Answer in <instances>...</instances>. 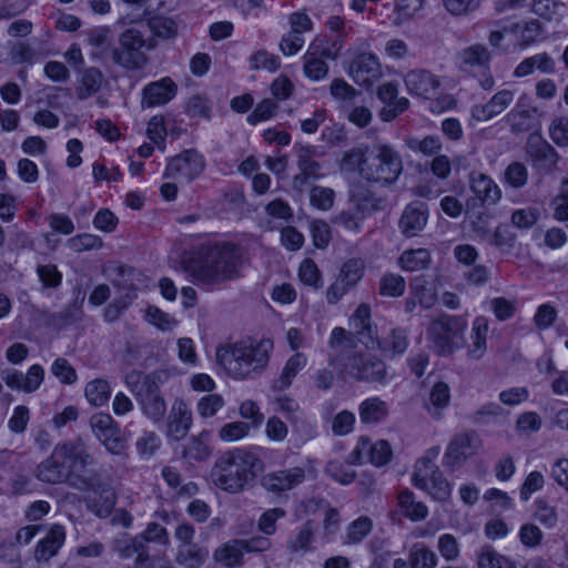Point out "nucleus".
Instances as JSON below:
<instances>
[{
  "instance_id": "1",
  "label": "nucleus",
  "mask_w": 568,
  "mask_h": 568,
  "mask_svg": "<svg viewBox=\"0 0 568 568\" xmlns=\"http://www.w3.org/2000/svg\"><path fill=\"white\" fill-rule=\"evenodd\" d=\"M341 169L357 172L363 180L386 187L395 184L402 175L403 160L393 145L377 142L346 151L341 161Z\"/></svg>"
},
{
  "instance_id": "2",
  "label": "nucleus",
  "mask_w": 568,
  "mask_h": 568,
  "mask_svg": "<svg viewBox=\"0 0 568 568\" xmlns=\"http://www.w3.org/2000/svg\"><path fill=\"white\" fill-rule=\"evenodd\" d=\"M94 464L93 456L85 444L78 440H64L55 445L51 455L36 468V477L47 484L68 483L74 488L77 479H84L85 468Z\"/></svg>"
},
{
  "instance_id": "3",
  "label": "nucleus",
  "mask_w": 568,
  "mask_h": 568,
  "mask_svg": "<svg viewBox=\"0 0 568 568\" xmlns=\"http://www.w3.org/2000/svg\"><path fill=\"white\" fill-rule=\"evenodd\" d=\"M241 252L232 243L215 244L184 264V271L203 286H216L240 275Z\"/></svg>"
},
{
  "instance_id": "4",
  "label": "nucleus",
  "mask_w": 568,
  "mask_h": 568,
  "mask_svg": "<svg viewBox=\"0 0 568 568\" xmlns=\"http://www.w3.org/2000/svg\"><path fill=\"white\" fill-rule=\"evenodd\" d=\"M258 458L248 452L235 449L221 456L211 470L212 483L230 494H239L255 477Z\"/></svg>"
},
{
  "instance_id": "5",
  "label": "nucleus",
  "mask_w": 568,
  "mask_h": 568,
  "mask_svg": "<svg viewBox=\"0 0 568 568\" xmlns=\"http://www.w3.org/2000/svg\"><path fill=\"white\" fill-rule=\"evenodd\" d=\"M272 348L273 343L270 339L235 343L223 355V363L234 378H250L265 368Z\"/></svg>"
},
{
  "instance_id": "6",
  "label": "nucleus",
  "mask_w": 568,
  "mask_h": 568,
  "mask_svg": "<svg viewBox=\"0 0 568 568\" xmlns=\"http://www.w3.org/2000/svg\"><path fill=\"white\" fill-rule=\"evenodd\" d=\"M124 383L140 405L142 414L155 423L161 422L166 413V403L160 389V374L131 371L125 375Z\"/></svg>"
},
{
  "instance_id": "7",
  "label": "nucleus",
  "mask_w": 568,
  "mask_h": 568,
  "mask_svg": "<svg viewBox=\"0 0 568 568\" xmlns=\"http://www.w3.org/2000/svg\"><path fill=\"white\" fill-rule=\"evenodd\" d=\"M74 489L88 491L87 506L100 518L111 515L115 504L116 495L108 476L98 470H88L84 479H77Z\"/></svg>"
},
{
  "instance_id": "8",
  "label": "nucleus",
  "mask_w": 568,
  "mask_h": 568,
  "mask_svg": "<svg viewBox=\"0 0 568 568\" xmlns=\"http://www.w3.org/2000/svg\"><path fill=\"white\" fill-rule=\"evenodd\" d=\"M154 44L151 39L136 28H128L119 36V47L111 51L112 61L126 70H141L148 63L144 49L152 50Z\"/></svg>"
},
{
  "instance_id": "9",
  "label": "nucleus",
  "mask_w": 568,
  "mask_h": 568,
  "mask_svg": "<svg viewBox=\"0 0 568 568\" xmlns=\"http://www.w3.org/2000/svg\"><path fill=\"white\" fill-rule=\"evenodd\" d=\"M341 371L357 382L386 385L392 376L387 365L377 355L371 353L352 352L347 355Z\"/></svg>"
},
{
  "instance_id": "10",
  "label": "nucleus",
  "mask_w": 568,
  "mask_h": 568,
  "mask_svg": "<svg viewBox=\"0 0 568 568\" xmlns=\"http://www.w3.org/2000/svg\"><path fill=\"white\" fill-rule=\"evenodd\" d=\"M466 321L460 316L443 315L430 324L428 334L440 355H449L465 344Z\"/></svg>"
},
{
  "instance_id": "11",
  "label": "nucleus",
  "mask_w": 568,
  "mask_h": 568,
  "mask_svg": "<svg viewBox=\"0 0 568 568\" xmlns=\"http://www.w3.org/2000/svg\"><path fill=\"white\" fill-rule=\"evenodd\" d=\"M413 484L416 488L429 494L438 501H446L452 495V486L444 477L438 466L428 457L419 458L413 473Z\"/></svg>"
},
{
  "instance_id": "12",
  "label": "nucleus",
  "mask_w": 568,
  "mask_h": 568,
  "mask_svg": "<svg viewBox=\"0 0 568 568\" xmlns=\"http://www.w3.org/2000/svg\"><path fill=\"white\" fill-rule=\"evenodd\" d=\"M204 168L205 160L203 155L191 149L172 158L166 165L163 176L178 182L190 183L204 171Z\"/></svg>"
},
{
  "instance_id": "13",
  "label": "nucleus",
  "mask_w": 568,
  "mask_h": 568,
  "mask_svg": "<svg viewBox=\"0 0 568 568\" xmlns=\"http://www.w3.org/2000/svg\"><path fill=\"white\" fill-rule=\"evenodd\" d=\"M480 446L481 440L473 430L455 435L445 452L444 465L452 469L460 467L479 450Z\"/></svg>"
},
{
  "instance_id": "14",
  "label": "nucleus",
  "mask_w": 568,
  "mask_h": 568,
  "mask_svg": "<svg viewBox=\"0 0 568 568\" xmlns=\"http://www.w3.org/2000/svg\"><path fill=\"white\" fill-rule=\"evenodd\" d=\"M392 457L390 445L386 440L372 443L366 437H361L355 448L347 455L346 462L351 465H361L369 462L381 467L386 465Z\"/></svg>"
},
{
  "instance_id": "15",
  "label": "nucleus",
  "mask_w": 568,
  "mask_h": 568,
  "mask_svg": "<svg viewBox=\"0 0 568 568\" xmlns=\"http://www.w3.org/2000/svg\"><path fill=\"white\" fill-rule=\"evenodd\" d=\"M90 426L94 436L105 449L114 455L121 454L125 448V442L121 436L119 425L109 414H95L90 419Z\"/></svg>"
},
{
  "instance_id": "16",
  "label": "nucleus",
  "mask_w": 568,
  "mask_h": 568,
  "mask_svg": "<svg viewBox=\"0 0 568 568\" xmlns=\"http://www.w3.org/2000/svg\"><path fill=\"white\" fill-rule=\"evenodd\" d=\"M306 479L303 467L295 466L268 471L261 478L262 487L274 495H281L300 486Z\"/></svg>"
},
{
  "instance_id": "17",
  "label": "nucleus",
  "mask_w": 568,
  "mask_h": 568,
  "mask_svg": "<svg viewBox=\"0 0 568 568\" xmlns=\"http://www.w3.org/2000/svg\"><path fill=\"white\" fill-rule=\"evenodd\" d=\"M294 151L300 173L293 178V186L301 191L308 180H317L322 176V166L316 161L317 150L314 145L296 144Z\"/></svg>"
},
{
  "instance_id": "18",
  "label": "nucleus",
  "mask_w": 568,
  "mask_h": 568,
  "mask_svg": "<svg viewBox=\"0 0 568 568\" xmlns=\"http://www.w3.org/2000/svg\"><path fill=\"white\" fill-rule=\"evenodd\" d=\"M193 414L187 403L176 398L170 409L166 420V436L175 442L184 438L191 429Z\"/></svg>"
},
{
  "instance_id": "19",
  "label": "nucleus",
  "mask_w": 568,
  "mask_h": 568,
  "mask_svg": "<svg viewBox=\"0 0 568 568\" xmlns=\"http://www.w3.org/2000/svg\"><path fill=\"white\" fill-rule=\"evenodd\" d=\"M349 75L359 85H371L382 77V65L372 52L358 54L349 68Z\"/></svg>"
},
{
  "instance_id": "20",
  "label": "nucleus",
  "mask_w": 568,
  "mask_h": 568,
  "mask_svg": "<svg viewBox=\"0 0 568 568\" xmlns=\"http://www.w3.org/2000/svg\"><path fill=\"white\" fill-rule=\"evenodd\" d=\"M428 221V207L426 203L413 201L407 204L398 221L400 233L406 237L417 236Z\"/></svg>"
},
{
  "instance_id": "21",
  "label": "nucleus",
  "mask_w": 568,
  "mask_h": 568,
  "mask_svg": "<svg viewBox=\"0 0 568 568\" xmlns=\"http://www.w3.org/2000/svg\"><path fill=\"white\" fill-rule=\"evenodd\" d=\"M404 83L407 91L424 99H430L440 87L437 75L425 69H414L406 73Z\"/></svg>"
},
{
  "instance_id": "22",
  "label": "nucleus",
  "mask_w": 568,
  "mask_h": 568,
  "mask_svg": "<svg viewBox=\"0 0 568 568\" xmlns=\"http://www.w3.org/2000/svg\"><path fill=\"white\" fill-rule=\"evenodd\" d=\"M176 91V84L169 77L151 82L142 91L141 105L145 109L166 104L175 97Z\"/></svg>"
},
{
  "instance_id": "23",
  "label": "nucleus",
  "mask_w": 568,
  "mask_h": 568,
  "mask_svg": "<svg viewBox=\"0 0 568 568\" xmlns=\"http://www.w3.org/2000/svg\"><path fill=\"white\" fill-rule=\"evenodd\" d=\"M64 541V527L58 524L52 525L47 535L38 541L34 549V559L39 562L50 560L58 555Z\"/></svg>"
},
{
  "instance_id": "24",
  "label": "nucleus",
  "mask_w": 568,
  "mask_h": 568,
  "mask_svg": "<svg viewBox=\"0 0 568 568\" xmlns=\"http://www.w3.org/2000/svg\"><path fill=\"white\" fill-rule=\"evenodd\" d=\"M535 111V108L530 105V99L527 95H521L505 119L513 132H526L534 126Z\"/></svg>"
},
{
  "instance_id": "25",
  "label": "nucleus",
  "mask_w": 568,
  "mask_h": 568,
  "mask_svg": "<svg viewBox=\"0 0 568 568\" xmlns=\"http://www.w3.org/2000/svg\"><path fill=\"white\" fill-rule=\"evenodd\" d=\"M470 190L486 204H496L501 197V190L488 175L480 172H473L469 176Z\"/></svg>"
},
{
  "instance_id": "26",
  "label": "nucleus",
  "mask_w": 568,
  "mask_h": 568,
  "mask_svg": "<svg viewBox=\"0 0 568 568\" xmlns=\"http://www.w3.org/2000/svg\"><path fill=\"white\" fill-rule=\"evenodd\" d=\"M375 345L388 358L403 355L409 345L407 331L403 327H392L381 339L376 337Z\"/></svg>"
},
{
  "instance_id": "27",
  "label": "nucleus",
  "mask_w": 568,
  "mask_h": 568,
  "mask_svg": "<svg viewBox=\"0 0 568 568\" xmlns=\"http://www.w3.org/2000/svg\"><path fill=\"white\" fill-rule=\"evenodd\" d=\"M328 346L331 348L329 364L341 368L346 356L352 354L349 348L353 347V337L344 328L335 327L331 333Z\"/></svg>"
},
{
  "instance_id": "28",
  "label": "nucleus",
  "mask_w": 568,
  "mask_h": 568,
  "mask_svg": "<svg viewBox=\"0 0 568 568\" xmlns=\"http://www.w3.org/2000/svg\"><path fill=\"white\" fill-rule=\"evenodd\" d=\"M307 356L296 352L286 361L278 377L273 379L271 390H286L297 374L307 365Z\"/></svg>"
},
{
  "instance_id": "29",
  "label": "nucleus",
  "mask_w": 568,
  "mask_h": 568,
  "mask_svg": "<svg viewBox=\"0 0 568 568\" xmlns=\"http://www.w3.org/2000/svg\"><path fill=\"white\" fill-rule=\"evenodd\" d=\"M351 326L354 328L358 339L366 346H374L376 334L371 324V307L361 304L351 317Z\"/></svg>"
},
{
  "instance_id": "30",
  "label": "nucleus",
  "mask_w": 568,
  "mask_h": 568,
  "mask_svg": "<svg viewBox=\"0 0 568 568\" xmlns=\"http://www.w3.org/2000/svg\"><path fill=\"white\" fill-rule=\"evenodd\" d=\"M489 329L488 320L485 316H477L471 326L470 344L467 355L473 359H480L487 351V335Z\"/></svg>"
},
{
  "instance_id": "31",
  "label": "nucleus",
  "mask_w": 568,
  "mask_h": 568,
  "mask_svg": "<svg viewBox=\"0 0 568 568\" xmlns=\"http://www.w3.org/2000/svg\"><path fill=\"white\" fill-rule=\"evenodd\" d=\"M113 549L121 558L124 559L136 556V565L143 564L149 559L146 545L139 536L134 538H130L128 536L116 538L113 542Z\"/></svg>"
},
{
  "instance_id": "32",
  "label": "nucleus",
  "mask_w": 568,
  "mask_h": 568,
  "mask_svg": "<svg viewBox=\"0 0 568 568\" xmlns=\"http://www.w3.org/2000/svg\"><path fill=\"white\" fill-rule=\"evenodd\" d=\"M449 403V386L444 382H438L432 387L428 399L425 400L424 406L433 418L439 419L443 416V410L448 407Z\"/></svg>"
},
{
  "instance_id": "33",
  "label": "nucleus",
  "mask_w": 568,
  "mask_h": 568,
  "mask_svg": "<svg viewBox=\"0 0 568 568\" xmlns=\"http://www.w3.org/2000/svg\"><path fill=\"white\" fill-rule=\"evenodd\" d=\"M389 413L388 405L379 397H369L358 406L359 419L363 424H378Z\"/></svg>"
},
{
  "instance_id": "34",
  "label": "nucleus",
  "mask_w": 568,
  "mask_h": 568,
  "mask_svg": "<svg viewBox=\"0 0 568 568\" xmlns=\"http://www.w3.org/2000/svg\"><path fill=\"white\" fill-rule=\"evenodd\" d=\"M535 70L542 73H554V59L545 52L526 58L516 67L514 74L517 78H523L531 74Z\"/></svg>"
},
{
  "instance_id": "35",
  "label": "nucleus",
  "mask_w": 568,
  "mask_h": 568,
  "mask_svg": "<svg viewBox=\"0 0 568 568\" xmlns=\"http://www.w3.org/2000/svg\"><path fill=\"white\" fill-rule=\"evenodd\" d=\"M458 59L465 70H473L476 67L487 70L490 61V53L485 45L473 44L463 49L458 53Z\"/></svg>"
},
{
  "instance_id": "36",
  "label": "nucleus",
  "mask_w": 568,
  "mask_h": 568,
  "mask_svg": "<svg viewBox=\"0 0 568 568\" xmlns=\"http://www.w3.org/2000/svg\"><path fill=\"white\" fill-rule=\"evenodd\" d=\"M475 232L489 245L496 246L503 252L511 250L515 245L516 235L507 225L497 226L493 233L480 227L476 229Z\"/></svg>"
},
{
  "instance_id": "37",
  "label": "nucleus",
  "mask_w": 568,
  "mask_h": 568,
  "mask_svg": "<svg viewBox=\"0 0 568 568\" xmlns=\"http://www.w3.org/2000/svg\"><path fill=\"white\" fill-rule=\"evenodd\" d=\"M244 548L241 539L232 540L217 548L213 555L214 560L225 568H234L242 565Z\"/></svg>"
},
{
  "instance_id": "38",
  "label": "nucleus",
  "mask_w": 568,
  "mask_h": 568,
  "mask_svg": "<svg viewBox=\"0 0 568 568\" xmlns=\"http://www.w3.org/2000/svg\"><path fill=\"white\" fill-rule=\"evenodd\" d=\"M430 262V252L423 247L406 250L400 254L398 258L400 268L406 272H418L425 270L429 266Z\"/></svg>"
},
{
  "instance_id": "39",
  "label": "nucleus",
  "mask_w": 568,
  "mask_h": 568,
  "mask_svg": "<svg viewBox=\"0 0 568 568\" xmlns=\"http://www.w3.org/2000/svg\"><path fill=\"white\" fill-rule=\"evenodd\" d=\"M104 80L103 73L98 68H87L81 73L80 85L77 89V97L85 100L94 95L101 88Z\"/></svg>"
},
{
  "instance_id": "40",
  "label": "nucleus",
  "mask_w": 568,
  "mask_h": 568,
  "mask_svg": "<svg viewBox=\"0 0 568 568\" xmlns=\"http://www.w3.org/2000/svg\"><path fill=\"white\" fill-rule=\"evenodd\" d=\"M349 199L352 203L349 206L364 216L379 207V200L369 190L362 186H353L349 190Z\"/></svg>"
},
{
  "instance_id": "41",
  "label": "nucleus",
  "mask_w": 568,
  "mask_h": 568,
  "mask_svg": "<svg viewBox=\"0 0 568 568\" xmlns=\"http://www.w3.org/2000/svg\"><path fill=\"white\" fill-rule=\"evenodd\" d=\"M344 44L342 39H329L327 37H316L308 45L307 51L312 54L335 60Z\"/></svg>"
},
{
  "instance_id": "42",
  "label": "nucleus",
  "mask_w": 568,
  "mask_h": 568,
  "mask_svg": "<svg viewBox=\"0 0 568 568\" xmlns=\"http://www.w3.org/2000/svg\"><path fill=\"white\" fill-rule=\"evenodd\" d=\"M209 439V432H202L200 435L190 438L183 450L184 457L196 462L207 459L212 453Z\"/></svg>"
},
{
  "instance_id": "43",
  "label": "nucleus",
  "mask_w": 568,
  "mask_h": 568,
  "mask_svg": "<svg viewBox=\"0 0 568 568\" xmlns=\"http://www.w3.org/2000/svg\"><path fill=\"white\" fill-rule=\"evenodd\" d=\"M397 499L402 511L408 519L413 521H420L427 517V507L423 503L416 501L412 491L404 490L399 493Z\"/></svg>"
},
{
  "instance_id": "44",
  "label": "nucleus",
  "mask_w": 568,
  "mask_h": 568,
  "mask_svg": "<svg viewBox=\"0 0 568 568\" xmlns=\"http://www.w3.org/2000/svg\"><path fill=\"white\" fill-rule=\"evenodd\" d=\"M111 392L112 388L108 381L97 378L87 384L84 395L91 405L101 407L109 402Z\"/></svg>"
},
{
  "instance_id": "45",
  "label": "nucleus",
  "mask_w": 568,
  "mask_h": 568,
  "mask_svg": "<svg viewBox=\"0 0 568 568\" xmlns=\"http://www.w3.org/2000/svg\"><path fill=\"white\" fill-rule=\"evenodd\" d=\"M477 566L478 568H516L509 558L497 552L490 546H484L478 550Z\"/></svg>"
},
{
  "instance_id": "46",
  "label": "nucleus",
  "mask_w": 568,
  "mask_h": 568,
  "mask_svg": "<svg viewBox=\"0 0 568 568\" xmlns=\"http://www.w3.org/2000/svg\"><path fill=\"white\" fill-rule=\"evenodd\" d=\"M315 534L312 521L304 523L298 531L287 540V549L291 552L311 551Z\"/></svg>"
},
{
  "instance_id": "47",
  "label": "nucleus",
  "mask_w": 568,
  "mask_h": 568,
  "mask_svg": "<svg viewBox=\"0 0 568 568\" xmlns=\"http://www.w3.org/2000/svg\"><path fill=\"white\" fill-rule=\"evenodd\" d=\"M268 402L274 412L283 414L287 419H293L300 409L298 403L284 390H271Z\"/></svg>"
},
{
  "instance_id": "48",
  "label": "nucleus",
  "mask_w": 568,
  "mask_h": 568,
  "mask_svg": "<svg viewBox=\"0 0 568 568\" xmlns=\"http://www.w3.org/2000/svg\"><path fill=\"white\" fill-rule=\"evenodd\" d=\"M373 529V520L361 516L347 526L344 544L353 545L363 541Z\"/></svg>"
},
{
  "instance_id": "49",
  "label": "nucleus",
  "mask_w": 568,
  "mask_h": 568,
  "mask_svg": "<svg viewBox=\"0 0 568 568\" xmlns=\"http://www.w3.org/2000/svg\"><path fill=\"white\" fill-rule=\"evenodd\" d=\"M541 30L540 22L535 19L516 23L513 27V32L521 47H528L534 43L539 38Z\"/></svg>"
},
{
  "instance_id": "50",
  "label": "nucleus",
  "mask_w": 568,
  "mask_h": 568,
  "mask_svg": "<svg viewBox=\"0 0 568 568\" xmlns=\"http://www.w3.org/2000/svg\"><path fill=\"white\" fill-rule=\"evenodd\" d=\"M209 557V551L195 545L180 548L176 562L186 568H200Z\"/></svg>"
},
{
  "instance_id": "51",
  "label": "nucleus",
  "mask_w": 568,
  "mask_h": 568,
  "mask_svg": "<svg viewBox=\"0 0 568 568\" xmlns=\"http://www.w3.org/2000/svg\"><path fill=\"white\" fill-rule=\"evenodd\" d=\"M534 518L547 529H554L558 521L559 515L556 506L550 505L545 499H537L534 504Z\"/></svg>"
},
{
  "instance_id": "52",
  "label": "nucleus",
  "mask_w": 568,
  "mask_h": 568,
  "mask_svg": "<svg viewBox=\"0 0 568 568\" xmlns=\"http://www.w3.org/2000/svg\"><path fill=\"white\" fill-rule=\"evenodd\" d=\"M148 26L153 36L161 39H173L178 34V24L170 17L155 16L149 19Z\"/></svg>"
},
{
  "instance_id": "53",
  "label": "nucleus",
  "mask_w": 568,
  "mask_h": 568,
  "mask_svg": "<svg viewBox=\"0 0 568 568\" xmlns=\"http://www.w3.org/2000/svg\"><path fill=\"white\" fill-rule=\"evenodd\" d=\"M304 60V74L312 81H321L326 78L328 73L327 63L322 60L320 57L312 54L306 51L303 57Z\"/></svg>"
},
{
  "instance_id": "54",
  "label": "nucleus",
  "mask_w": 568,
  "mask_h": 568,
  "mask_svg": "<svg viewBox=\"0 0 568 568\" xmlns=\"http://www.w3.org/2000/svg\"><path fill=\"white\" fill-rule=\"evenodd\" d=\"M364 219V214L357 212L352 206H348L333 219V223L348 232L358 233L362 229Z\"/></svg>"
},
{
  "instance_id": "55",
  "label": "nucleus",
  "mask_w": 568,
  "mask_h": 568,
  "mask_svg": "<svg viewBox=\"0 0 568 568\" xmlns=\"http://www.w3.org/2000/svg\"><path fill=\"white\" fill-rule=\"evenodd\" d=\"M300 281L318 290L323 286L322 275L316 263L311 258H305L301 262L298 267Z\"/></svg>"
},
{
  "instance_id": "56",
  "label": "nucleus",
  "mask_w": 568,
  "mask_h": 568,
  "mask_svg": "<svg viewBox=\"0 0 568 568\" xmlns=\"http://www.w3.org/2000/svg\"><path fill=\"white\" fill-rule=\"evenodd\" d=\"M407 146L413 152H419L425 156H436L443 149L440 139L433 135H427L424 139H409Z\"/></svg>"
},
{
  "instance_id": "57",
  "label": "nucleus",
  "mask_w": 568,
  "mask_h": 568,
  "mask_svg": "<svg viewBox=\"0 0 568 568\" xmlns=\"http://www.w3.org/2000/svg\"><path fill=\"white\" fill-rule=\"evenodd\" d=\"M528 169L521 162L510 163L504 172V181L513 189H521L528 182Z\"/></svg>"
},
{
  "instance_id": "58",
  "label": "nucleus",
  "mask_w": 568,
  "mask_h": 568,
  "mask_svg": "<svg viewBox=\"0 0 568 568\" xmlns=\"http://www.w3.org/2000/svg\"><path fill=\"white\" fill-rule=\"evenodd\" d=\"M406 283L399 274L387 273L379 282V293L384 296L398 297L405 292Z\"/></svg>"
},
{
  "instance_id": "59",
  "label": "nucleus",
  "mask_w": 568,
  "mask_h": 568,
  "mask_svg": "<svg viewBox=\"0 0 568 568\" xmlns=\"http://www.w3.org/2000/svg\"><path fill=\"white\" fill-rule=\"evenodd\" d=\"M250 425L244 422H231L224 424L217 433V437L225 443H234L250 434Z\"/></svg>"
},
{
  "instance_id": "60",
  "label": "nucleus",
  "mask_w": 568,
  "mask_h": 568,
  "mask_svg": "<svg viewBox=\"0 0 568 568\" xmlns=\"http://www.w3.org/2000/svg\"><path fill=\"white\" fill-rule=\"evenodd\" d=\"M248 63L251 70L265 69L270 72H276L281 68L280 58L263 49L253 53L248 59Z\"/></svg>"
},
{
  "instance_id": "61",
  "label": "nucleus",
  "mask_w": 568,
  "mask_h": 568,
  "mask_svg": "<svg viewBox=\"0 0 568 568\" xmlns=\"http://www.w3.org/2000/svg\"><path fill=\"white\" fill-rule=\"evenodd\" d=\"M565 3L559 0H532L531 11L538 17L551 21L560 16Z\"/></svg>"
},
{
  "instance_id": "62",
  "label": "nucleus",
  "mask_w": 568,
  "mask_h": 568,
  "mask_svg": "<svg viewBox=\"0 0 568 568\" xmlns=\"http://www.w3.org/2000/svg\"><path fill=\"white\" fill-rule=\"evenodd\" d=\"M224 405L225 400L220 394H209L199 399L196 412L202 418H210L215 416Z\"/></svg>"
},
{
  "instance_id": "63",
  "label": "nucleus",
  "mask_w": 568,
  "mask_h": 568,
  "mask_svg": "<svg viewBox=\"0 0 568 568\" xmlns=\"http://www.w3.org/2000/svg\"><path fill=\"white\" fill-rule=\"evenodd\" d=\"M335 193L332 189L316 185L310 191V203L312 206L327 211L334 205Z\"/></svg>"
},
{
  "instance_id": "64",
  "label": "nucleus",
  "mask_w": 568,
  "mask_h": 568,
  "mask_svg": "<svg viewBox=\"0 0 568 568\" xmlns=\"http://www.w3.org/2000/svg\"><path fill=\"white\" fill-rule=\"evenodd\" d=\"M436 555L426 547H415L409 555L410 568H434Z\"/></svg>"
}]
</instances>
